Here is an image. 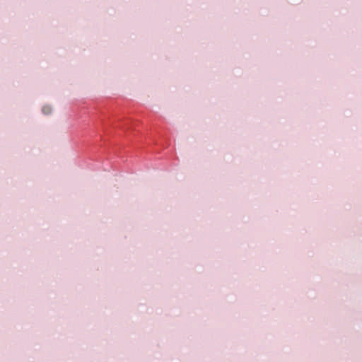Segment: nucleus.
Wrapping results in <instances>:
<instances>
[{"label":"nucleus","mask_w":362,"mask_h":362,"mask_svg":"<svg viewBox=\"0 0 362 362\" xmlns=\"http://www.w3.org/2000/svg\"><path fill=\"white\" fill-rule=\"evenodd\" d=\"M52 111V109L49 106H45L43 108H42V112L45 114V115H48Z\"/></svg>","instance_id":"1"}]
</instances>
